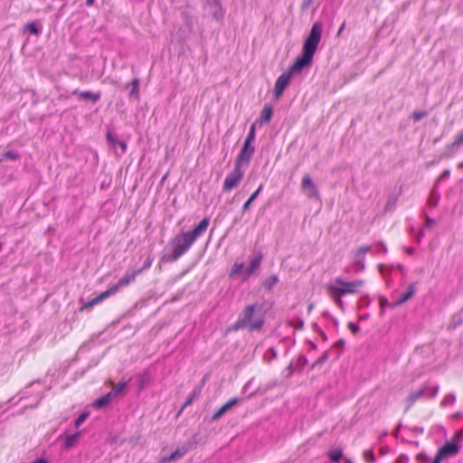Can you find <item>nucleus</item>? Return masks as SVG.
Segmentation results:
<instances>
[{
	"label": "nucleus",
	"instance_id": "obj_1",
	"mask_svg": "<svg viewBox=\"0 0 463 463\" xmlns=\"http://www.w3.org/2000/svg\"><path fill=\"white\" fill-rule=\"evenodd\" d=\"M323 32V24L316 22L306 38L301 54L295 60L294 63L288 69L292 75L299 73L304 68L312 63L313 57L317 50Z\"/></svg>",
	"mask_w": 463,
	"mask_h": 463
},
{
	"label": "nucleus",
	"instance_id": "obj_2",
	"mask_svg": "<svg viewBox=\"0 0 463 463\" xmlns=\"http://www.w3.org/2000/svg\"><path fill=\"white\" fill-rule=\"evenodd\" d=\"M194 241L186 233L182 232L173 238L160 259L162 262H174L184 254Z\"/></svg>",
	"mask_w": 463,
	"mask_h": 463
},
{
	"label": "nucleus",
	"instance_id": "obj_3",
	"mask_svg": "<svg viewBox=\"0 0 463 463\" xmlns=\"http://www.w3.org/2000/svg\"><path fill=\"white\" fill-rule=\"evenodd\" d=\"M258 307V304L248 305L240 315L250 332L260 330L265 323L263 315L257 314Z\"/></svg>",
	"mask_w": 463,
	"mask_h": 463
},
{
	"label": "nucleus",
	"instance_id": "obj_4",
	"mask_svg": "<svg viewBox=\"0 0 463 463\" xmlns=\"http://www.w3.org/2000/svg\"><path fill=\"white\" fill-rule=\"evenodd\" d=\"M335 281V284L340 285L341 287L328 285L327 290L330 294H338L339 296L355 294L358 292L356 288L364 285V280L362 279L345 281L341 278H336Z\"/></svg>",
	"mask_w": 463,
	"mask_h": 463
},
{
	"label": "nucleus",
	"instance_id": "obj_5",
	"mask_svg": "<svg viewBox=\"0 0 463 463\" xmlns=\"http://www.w3.org/2000/svg\"><path fill=\"white\" fill-rule=\"evenodd\" d=\"M154 260V258L148 255L146 259L144 260L142 266L137 267L135 266L131 269H129L127 273L118 280V288L122 287H127L130 283L134 282L136 279V277L139 274H141L144 270L150 268L152 262Z\"/></svg>",
	"mask_w": 463,
	"mask_h": 463
},
{
	"label": "nucleus",
	"instance_id": "obj_6",
	"mask_svg": "<svg viewBox=\"0 0 463 463\" xmlns=\"http://www.w3.org/2000/svg\"><path fill=\"white\" fill-rule=\"evenodd\" d=\"M460 447L457 440L446 441L440 447L431 463H440L443 459L455 457L458 454Z\"/></svg>",
	"mask_w": 463,
	"mask_h": 463
},
{
	"label": "nucleus",
	"instance_id": "obj_7",
	"mask_svg": "<svg viewBox=\"0 0 463 463\" xmlns=\"http://www.w3.org/2000/svg\"><path fill=\"white\" fill-rule=\"evenodd\" d=\"M243 175L244 171L241 169V165H237V164H235L233 170L227 175L224 180L222 192L225 193L237 187L243 178Z\"/></svg>",
	"mask_w": 463,
	"mask_h": 463
},
{
	"label": "nucleus",
	"instance_id": "obj_8",
	"mask_svg": "<svg viewBox=\"0 0 463 463\" xmlns=\"http://www.w3.org/2000/svg\"><path fill=\"white\" fill-rule=\"evenodd\" d=\"M203 9L217 22H221L224 18L225 11L221 0H204Z\"/></svg>",
	"mask_w": 463,
	"mask_h": 463
},
{
	"label": "nucleus",
	"instance_id": "obj_9",
	"mask_svg": "<svg viewBox=\"0 0 463 463\" xmlns=\"http://www.w3.org/2000/svg\"><path fill=\"white\" fill-rule=\"evenodd\" d=\"M255 152V146L248 142H244L242 147L236 157L235 164L237 165L248 166L251 157L253 156Z\"/></svg>",
	"mask_w": 463,
	"mask_h": 463
},
{
	"label": "nucleus",
	"instance_id": "obj_10",
	"mask_svg": "<svg viewBox=\"0 0 463 463\" xmlns=\"http://www.w3.org/2000/svg\"><path fill=\"white\" fill-rule=\"evenodd\" d=\"M114 294H116V285L110 286L107 290H105L104 292L100 293L99 295H98L97 297L91 298L90 300H89L87 302H84L83 298H80V302L82 305L80 307V310L82 311L84 309L90 308V307H93L94 305H97V304L102 302L103 300L107 299L108 298L113 296Z\"/></svg>",
	"mask_w": 463,
	"mask_h": 463
},
{
	"label": "nucleus",
	"instance_id": "obj_11",
	"mask_svg": "<svg viewBox=\"0 0 463 463\" xmlns=\"http://www.w3.org/2000/svg\"><path fill=\"white\" fill-rule=\"evenodd\" d=\"M292 74L291 72L284 71L276 80L275 88H274V96L276 99H279L282 96L285 89L290 82Z\"/></svg>",
	"mask_w": 463,
	"mask_h": 463
},
{
	"label": "nucleus",
	"instance_id": "obj_12",
	"mask_svg": "<svg viewBox=\"0 0 463 463\" xmlns=\"http://www.w3.org/2000/svg\"><path fill=\"white\" fill-rule=\"evenodd\" d=\"M116 397V388L113 387L110 392L95 400L91 406L94 410L103 411L110 404L112 399Z\"/></svg>",
	"mask_w": 463,
	"mask_h": 463
},
{
	"label": "nucleus",
	"instance_id": "obj_13",
	"mask_svg": "<svg viewBox=\"0 0 463 463\" xmlns=\"http://www.w3.org/2000/svg\"><path fill=\"white\" fill-rule=\"evenodd\" d=\"M301 188L307 193L308 198L318 197V190L308 174H306L301 181Z\"/></svg>",
	"mask_w": 463,
	"mask_h": 463
},
{
	"label": "nucleus",
	"instance_id": "obj_14",
	"mask_svg": "<svg viewBox=\"0 0 463 463\" xmlns=\"http://www.w3.org/2000/svg\"><path fill=\"white\" fill-rule=\"evenodd\" d=\"M263 255L260 250H254L250 265L244 269L245 278H249L253 272L258 269L262 261Z\"/></svg>",
	"mask_w": 463,
	"mask_h": 463
},
{
	"label": "nucleus",
	"instance_id": "obj_15",
	"mask_svg": "<svg viewBox=\"0 0 463 463\" xmlns=\"http://www.w3.org/2000/svg\"><path fill=\"white\" fill-rule=\"evenodd\" d=\"M210 223V217H204L192 231L185 232L194 241L205 232Z\"/></svg>",
	"mask_w": 463,
	"mask_h": 463
},
{
	"label": "nucleus",
	"instance_id": "obj_16",
	"mask_svg": "<svg viewBox=\"0 0 463 463\" xmlns=\"http://www.w3.org/2000/svg\"><path fill=\"white\" fill-rule=\"evenodd\" d=\"M241 399L238 397H234L224 403L211 418V421H215L219 420L222 416H223L233 406L237 405L240 402Z\"/></svg>",
	"mask_w": 463,
	"mask_h": 463
},
{
	"label": "nucleus",
	"instance_id": "obj_17",
	"mask_svg": "<svg viewBox=\"0 0 463 463\" xmlns=\"http://www.w3.org/2000/svg\"><path fill=\"white\" fill-rule=\"evenodd\" d=\"M428 390V384H425L421 389L412 392L408 398L406 399L407 406L405 408V412L410 410V408L420 398H422L425 392Z\"/></svg>",
	"mask_w": 463,
	"mask_h": 463
},
{
	"label": "nucleus",
	"instance_id": "obj_18",
	"mask_svg": "<svg viewBox=\"0 0 463 463\" xmlns=\"http://www.w3.org/2000/svg\"><path fill=\"white\" fill-rule=\"evenodd\" d=\"M181 15L185 26L192 31L194 28V15L191 8L189 6L184 7L181 12Z\"/></svg>",
	"mask_w": 463,
	"mask_h": 463
},
{
	"label": "nucleus",
	"instance_id": "obj_19",
	"mask_svg": "<svg viewBox=\"0 0 463 463\" xmlns=\"http://www.w3.org/2000/svg\"><path fill=\"white\" fill-rule=\"evenodd\" d=\"M201 387H194L193 392L189 394V396L186 398L185 402H184L183 406L180 408L177 416L180 415L183 411V410L191 405L194 400L198 399L201 395Z\"/></svg>",
	"mask_w": 463,
	"mask_h": 463
},
{
	"label": "nucleus",
	"instance_id": "obj_20",
	"mask_svg": "<svg viewBox=\"0 0 463 463\" xmlns=\"http://www.w3.org/2000/svg\"><path fill=\"white\" fill-rule=\"evenodd\" d=\"M414 292H415V286H414V284H411L409 286L408 289L404 293H402L401 298L397 301L392 303V306L393 307H395L404 304L407 300H409L412 297Z\"/></svg>",
	"mask_w": 463,
	"mask_h": 463
},
{
	"label": "nucleus",
	"instance_id": "obj_21",
	"mask_svg": "<svg viewBox=\"0 0 463 463\" xmlns=\"http://www.w3.org/2000/svg\"><path fill=\"white\" fill-rule=\"evenodd\" d=\"M79 438H80V432H76L74 434H70V435H65L64 442L62 444V449L65 450H70L71 448H73L76 445Z\"/></svg>",
	"mask_w": 463,
	"mask_h": 463
},
{
	"label": "nucleus",
	"instance_id": "obj_22",
	"mask_svg": "<svg viewBox=\"0 0 463 463\" xmlns=\"http://www.w3.org/2000/svg\"><path fill=\"white\" fill-rule=\"evenodd\" d=\"M73 95H78L80 99L96 102L99 99V94L91 91H79L78 90L72 92Z\"/></svg>",
	"mask_w": 463,
	"mask_h": 463
},
{
	"label": "nucleus",
	"instance_id": "obj_23",
	"mask_svg": "<svg viewBox=\"0 0 463 463\" xmlns=\"http://www.w3.org/2000/svg\"><path fill=\"white\" fill-rule=\"evenodd\" d=\"M126 89H129L128 96L130 98H138L139 93V80L137 78L132 79L126 84Z\"/></svg>",
	"mask_w": 463,
	"mask_h": 463
},
{
	"label": "nucleus",
	"instance_id": "obj_24",
	"mask_svg": "<svg viewBox=\"0 0 463 463\" xmlns=\"http://www.w3.org/2000/svg\"><path fill=\"white\" fill-rule=\"evenodd\" d=\"M24 31H28L30 33L39 36L42 33V25L38 21H33L24 24Z\"/></svg>",
	"mask_w": 463,
	"mask_h": 463
},
{
	"label": "nucleus",
	"instance_id": "obj_25",
	"mask_svg": "<svg viewBox=\"0 0 463 463\" xmlns=\"http://www.w3.org/2000/svg\"><path fill=\"white\" fill-rule=\"evenodd\" d=\"M272 113H273V108L270 105L266 104L260 113V117L258 121L260 124L269 122Z\"/></svg>",
	"mask_w": 463,
	"mask_h": 463
},
{
	"label": "nucleus",
	"instance_id": "obj_26",
	"mask_svg": "<svg viewBox=\"0 0 463 463\" xmlns=\"http://www.w3.org/2000/svg\"><path fill=\"white\" fill-rule=\"evenodd\" d=\"M279 282V278L277 275H271L267 278L263 282L262 286L269 291H270L273 287Z\"/></svg>",
	"mask_w": 463,
	"mask_h": 463
},
{
	"label": "nucleus",
	"instance_id": "obj_27",
	"mask_svg": "<svg viewBox=\"0 0 463 463\" xmlns=\"http://www.w3.org/2000/svg\"><path fill=\"white\" fill-rule=\"evenodd\" d=\"M262 187H263V185H262V184H260V185L259 186V188H258V189H257V190H256V191H255V192H254V193L250 196V198L245 202V203H244V204H243V206H242V211H243V212H246V211H248V210L250 209V206L251 203H252V202H254V201L257 199V197L259 196L260 192L261 191Z\"/></svg>",
	"mask_w": 463,
	"mask_h": 463
},
{
	"label": "nucleus",
	"instance_id": "obj_28",
	"mask_svg": "<svg viewBox=\"0 0 463 463\" xmlns=\"http://www.w3.org/2000/svg\"><path fill=\"white\" fill-rule=\"evenodd\" d=\"M328 457L332 462L338 463L340 459L343 458L342 449H336L330 450L328 453Z\"/></svg>",
	"mask_w": 463,
	"mask_h": 463
},
{
	"label": "nucleus",
	"instance_id": "obj_29",
	"mask_svg": "<svg viewBox=\"0 0 463 463\" xmlns=\"http://www.w3.org/2000/svg\"><path fill=\"white\" fill-rule=\"evenodd\" d=\"M398 201V195L395 194H392L389 195L387 203L385 204V212L391 211L392 208H394L396 203Z\"/></svg>",
	"mask_w": 463,
	"mask_h": 463
},
{
	"label": "nucleus",
	"instance_id": "obj_30",
	"mask_svg": "<svg viewBox=\"0 0 463 463\" xmlns=\"http://www.w3.org/2000/svg\"><path fill=\"white\" fill-rule=\"evenodd\" d=\"M20 158V155L13 150H9L2 154L0 157V162H2L5 159H11V160H18Z\"/></svg>",
	"mask_w": 463,
	"mask_h": 463
},
{
	"label": "nucleus",
	"instance_id": "obj_31",
	"mask_svg": "<svg viewBox=\"0 0 463 463\" xmlns=\"http://www.w3.org/2000/svg\"><path fill=\"white\" fill-rule=\"evenodd\" d=\"M255 137H256V123H253L250 128V131H249L244 142L252 144L255 140Z\"/></svg>",
	"mask_w": 463,
	"mask_h": 463
},
{
	"label": "nucleus",
	"instance_id": "obj_32",
	"mask_svg": "<svg viewBox=\"0 0 463 463\" xmlns=\"http://www.w3.org/2000/svg\"><path fill=\"white\" fill-rule=\"evenodd\" d=\"M189 450L188 446H183L181 448H177L174 452V457L176 460L182 458Z\"/></svg>",
	"mask_w": 463,
	"mask_h": 463
},
{
	"label": "nucleus",
	"instance_id": "obj_33",
	"mask_svg": "<svg viewBox=\"0 0 463 463\" xmlns=\"http://www.w3.org/2000/svg\"><path fill=\"white\" fill-rule=\"evenodd\" d=\"M89 415V411L81 412L74 421L75 428H79L88 419Z\"/></svg>",
	"mask_w": 463,
	"mask_h": 463
},
{
	"label": "nucleus",
	"instance_id": "obj_34",
	"mask_svg": "<svg viewBox=\"0 0 463 463\" xmlns=\"http://www.w3.org/2000/svg\"><path fill=\"white\" fill-rule=\"evenodd\" d=\"M428 116V111L426 110H415L411 118L413 119V121H420V119H422L423 118L427 117Z\"/></svg>",
	"mask_w": 463,
	"mask_h": 463
},
{
	"label": "nucleus",
	"instance_id": "obj_35",
	"mask_svg": "<svg viewBox=\"0 0 463 463\" xmlns=\"http://www.w3.org/2000/svg\"><path fill=\"white\" fill-rule=\"evenodd\" d=\"M246 328V324L243 322V320L239 317V319L230 326V331H238L240 329Z\"/></svg>",
	"mask_w": 463,
	"mask_h": 463
},
{
	"label": "nucleus",
	"instance_id": "obj_36",
	"mask_svg": "<svg viewBox=\"0 0 463 463\" xmlns=\"http://www.w3.org/2000/svg\"><path fill=\"white\" fill-rule=\"evenodd\" d=\"M456 402V396L454 393L447 394L441 402V406L451 405Z\"/></svg>",
	"mask_w": 463,
	"mask_h": 463
},
{
	"label": "nucleus",
	"instance_id": "obj_37",
	"mask_svg": "<svg viewBox=\"0 0 463 463\" xmlns=\"http://www.w3.org/2000/svg\"><path fill=\"white\" fill-rule=\"evenodd\" d=\"M354 264L356 267V271L364 270V267H365L364 266V256L356 257Z\"/></svg>",
	"mask_w": 463,
	"mask_h": 463
},
{
	"label": "nucleus",
	"instance_id": "obj_38",
	"mask_svg": "<svg viewBox=\"0 0 463 463\" xmlns=\"http://www.w3.org/2000/svg\"><path fill=\"white\" fill-rule=\"evenodd\" d=\"M439 195L438 194H436L434 190H432L430 196L429 198V203L432 207H436L439 203Z\"/></svg>",
	"mask_w": 463,
	"mask_h": 463
},
{
	"label": "nucleus",
	"instance_id": "obj_39",
	"mask_svg": "<svg viewBox=\"0 0 463 463\" xmlns=\"http://www.w3.org/2000/svg\"><path fill=\"white\" fill-rule=\"evenodd\" d=\"M244 264L242 262H236L230 272V277H233L236 274L240 273L242 270Z\"/></svg>",
	"mask_w": 463,
	"mask_h": 463
},
{
	"label": "nucleus",
	"instance_id": "obj_40",
	"mask_svg": "<svg viewBox=\"0 0 463 463\" xmlns=\"http://www.w3.org/2000/svg\"><path fill=\"white\" fill-rule=\"evenodd\" d=\"M328 360V351H326L312 365L311 369H314L317 365L322 364Z\"/></svg>",
	"mask_w": 463,
	"mask_h": 463
},
{
	"label": "nucleus",
	"instance_id": "obj_41",
	"mask_svg": "<svg viewBox=\"0 0 463 463\" xmlns=\"http://www.w3.org/2000/svg\"><path fill=\"white\" fill-rule=\"evenodd\" d=\"M307 364V358L304 354H299L297 360V368L302 370Z\"/></svg>",
	"mask_w": 463,
	"mask_h": 463
},
{
	"label": "nucleus",
	"instance_id": "obj_42",
	"mask_svg": "<svg viewBox=\"0 0 463 463\" xmlns=\"http://www.w3.org/2000/svg\"><path fill=\"white\" fill-rule=\"evenodd\" d=\"M364 457L365 461L368 463H373L375 460L374 454H373V450H371V449L365 450L364 452Z\"/></svg>",
	"mask_w": 463,
	"mask_h": 463
},
{
	"label": "nucleus",
	"instance_id": "obj_43",
	"mask_svg": "<svg viewBox=\"0 0 463 463\" xmlns=\"http://www.w3.org/2000/svg\"><path fill=\"white\" fill-rule=\"evenodd\" d=\"M371 249L372 248L370 245H364L360 247L355 252V257L364 256V254L369 252Z\"/></svg>",
	"mask_w": 463,
	"mask_h": 463
},
{
	"label": "nucleus",
	"instance_id": "obj_44",
	"mask_svg": "<svg viewBox=\"0 0 463 463\" xmlns=\"http://www.w3.org/2000/svg\"><path fill=\"white\" fill-rule=\"evenodd\" d=\"M450 176V170H444L441 175L437 178L435 185H437L440 181L445 180Z\"/></svg>",
	"mask_w": 463,
	"mask_h": 463
},
{
	"label": "nucleus",
	"instance_id": "obj_45",
	"mask_svg": "<svg viewBox=\"0 0 463 463\" xmlns=\"http://www.w3.org/2000/svg\"><path fill=\"white\" fill-rule=\"evenodd\" d=\"M291 326H294L296 329H303L305 323L303 319L297 318L294 322H291Z\"/></svg>",
	"mask_w": 463,
	"mask_h": 463
},
{
	"label": "nucleus",
	"instance_id": "obj_46",
	"mask_svg": "<svg viewBox=\"0 0 463 463\" xmlns=\"http://www.w3.org/2000/svg\"><path fill=\"white\" fill-rule=\"evenodd\" d=\"M137 381L138 383L139 390L143 389L148 383L147 378L143 375H139Z\"/></svg>",
	"mask_w": 463,
	"mask_h": 463
},
{
	"label": "nucleus",
	"instance_id": "obj_47",
	"mask_svg": "<svg viewBox=\"0 0 463 463\" xmlns=\"http://www.w3.org/2000/svg\"><path fill=\"white\" fill-rule=\"evenodd\" d=\"M347 326L352 331V333L354 335H356L360 332V326L354 322L348 323Z\"/></svg>",
	"mask_w": 463,
	"mask_h": 463
},
{
	"label": "nucleus",
	"instance_id": "obj_48",
	"mask_svg": "<svg viewBox=\"0 0 463 463\" xmlns=\"http://www.w3.org/2000/svg\"><path fill=\"white\" fill-rule=\"evenodd\" d=\"M429 389H430V395H429V396H430V398H434V397L438 394L439 390V385H438V384H435V385H433V386H431V387H430V386L428 385V390H429Z\"/></svg>",
	"mask_w": 463,
	"mask_h": 463
},
{
	"label": "nucleus",
	"instance_id": "obj_49",
	"mask_svg": "<svg viewBox=\"0 0 463 463\" xmlns=\"http://www.w3.org/2000/svg\"><path fill=\"white\" fill-rule=\"evenodd\" d=\"M268 353L270 354V357L269 359L265 358L268 363H270L271 360L276 359L278 357L277 351L275 350L274 347L269 348Z\"/></svg>",
	"mask_w": 463,
	"mask_h": 463
},
{
	"label": "nucleus",
	"instance_id": "obj_50",
	"mask_svg": "<svg viewBox=\"0 0 463 463\" xmlns=\"http://www.w3.org/2000/svg\"><path fill=\"white\" fill-rule=\"evenodd\" d=\"M332 298H334L336 305L341 307L342 309L344 308V303H343V300L341 299V296H339L338 294H331Z\"/></svg>",
	"mask_w": 463,
	"mask_h": 463
},
{
	"label": "nucleus",
	"instance_id": "obj_51",
	"mask_svg": "<svg viewBox=\"0 0 463 463\" xmlns=\"http://www.w3.org/2000/svg\"><path fill=\"white\" fill-rule=\"evenodd\" d=\"M172 461H176L175 458L174 457L173 452L169 456H165L161 458L160 463H169Z\"/></svg>",
	"mask_w": 463,
	"mask_h": 463
},
{
	"label": "nucleus",
	"instance_id": "obj_52",
	"mask_svg": "<svg viewBox=\"0 0 463 463\" xmlns=\"http://www.w3.org/2000/svg\"><path fill=\"white\" fill-rule=\"evenodd\" d=\"M107 139L108 141L115 146L116 145V137L113 135L112 131L111 130H109L108 133H107Z\"/></svg>",
	"mask_w": 463,
	"mask_h": 463
},
{
	"label": "nucleus",
	"instance_id": "obj_53",
	"mask_svg": "<svg viewBox=\"0 0 463 463\" xmlns=\"http://www.w3.org/2000/svg\"><path fill=\"white\" fill-rule=\"evenodd\" d=\"M389 305H390V303H389V301H388V299L386 298L382 297L380 298V306H381V308H382L381 315L383 314V308L386 306H389Z\"/></svg>",
	"mask_w": 463,
	"mask_h": 463
},
{
	"label": "nucleus",
	"instance_id": "obj_54",
	"mask_svg": "<svg viewBox=\"0 0 463 463\" xmlns=\"http://www.w3.org/2000/svg\"><path fill=\"white\" fill-rule=\"evenodd\" d=\"M376 249L379 252L386 253L387 252V247L383 242H378L376 245Z\"/></svg>",
	"mask_w": 463,
	"mask_h": 463
},
{
	"label": "nucleus",
	"instance_id": "obj_55",
	"mask_svg": "<svg viewBox=\"0 0 463 463\" xmlns=\"http://www.w3.org/2000/svg\"><path fill=\"white\" fill-rule=\"evenodd\" d=\"M313 2L314 0H303L301 9L303 11L307 10L313 4Z\"/></svg>",
	"mask_w": 463,
	"mask_h": 463
},
{
	"label": "nucleus",
	"instance_id": "obj_56",
	"mask_svg": "<svg viewBox=\"0 0 463 463\" xmlns=\"http://www.w3.org/2000/svg\"><path fill=\"white\" fill-rule=\"evenodd\" d=\"M409 461V458L406 455H401L395 461V463H407Z\"/></svg>",
	"mask_w": 463,
	"mask_h": 463
},
{
	"label": "nucleus",
	"instance_id": "obj_57",
	"mask_svg": "<svg viewBox=\"0 0 463 463\" xmlns=\"http://www.w3.org/2000/svg\"><path fill=\"white\" fill-rule=\"evenodd\" d=\"M126 385H127L126 382H119V383H118V394H119L124 390Z\"/></svg>",
	"mask_w": 463,
	"mask_h": 463
},
{
	"label": "nucleus",
	"instance_id": "obj_58",
	"mask_svg": "<svg viewBox=\"0 0 463 463\" xmlns=\"http://www.w3.org/2000/svg\"><path fill=\"white\" fill-rule=\"evenodd\" d=\"M345 345V340L344 339H339L335 344V347L338 348V349H342Z\"/></svg>",
	"mask_w": 463,
	"mask_h": 463
},
{
	"label": "nucleus",
	"instance_id": "obj_59",
	"mask_svg": "<svg viewBox=\"0 0 463 463\" xmlns=\"http://www.w3.org/2000/svg\"><path fill=\"white\" fill-rule=\"evenodd\" d=\"M369 304H370V298H369V296H367V295H366V296H364V297L362 298V305H363V306H364V307H366V306H368Z\"/></svg>",
	"mask_w": 463,
	"mask_h": 463
},
{
	"label": "nucleus",
	"instance_id": "obj_60",
	"mask_svg": "<svg viewBox=\"0 0 463 463\" xmlns=\"http://www.w3.org/2000/svg\"><path fill=\"white\" fill-rule=\"evenodd\" d=\"M118 146H120L123 153L126 152V150H127V143L126 142L118 140Z\"/></svg>",
	"mask_w": 463,
	"mask_h": 463
},
{
	"label": "nucleus",
	"instance_id": "obj_61",
	"mask_svg": "<svg viewBox=\"0 0 463 463\" xmlns=\"http://www.w3.org/2000/svg\"><path fill=\"white\" fill-rule=\"evenodd\" d=\"M434 223H435V220H434V219H432V218H430V216H428V215H427V216H426V224H427L428 226H431V225H433Z\"/></svg>",
	"mask_w": 463,
	"mask_h": 463
},
{
	"label": "nucleus",
	"instance_id": "obj_62",
	"mask_svg": "<svg viewBox=\"0 0 463 463\" xmlns=\"http://www.w3.org/2000/svg\"><path fill=\"white\" fill-rule=\"evenodd\" d=\"M318 334L320 335L321 338L324 341L327 340V336H326V333L322 329H318Z\"/></svg>",
	"mask_w": 463,
	"mask_h": 463
},
{
	"label": "nucleus",
	"instance_id": "obj_63",
	"mask_svg": "<svg viewBox=\"0 0 463 463\" xmlns=\"http://www.w3.org/2000/svg\"><path fill=\"white\" fill-rule=\"evenodd\" d=\"M32 463H48V461L45 458H38L35 460H33Z\"/></svg>",
	"mask_w": 463,
	"mask_h": 463
},
{
	"label": "nucleus",
	"instance_id": "obj_64",
	"mask_svg": "<svg viewBox=\"0 0 463 463\" xmlns=\"http://www.w3.org/2000/svg\"><path fill=\"white\" fill-rule=\"evenodd\" d=\"M287 370L288 371V375H290V374L293 373V371L295 370V368H294V366H293L292 363H290V364L288 365Z\"/></svg>",
	"mask_w": 463,
	"mask_h": 463
}]
</instances>
